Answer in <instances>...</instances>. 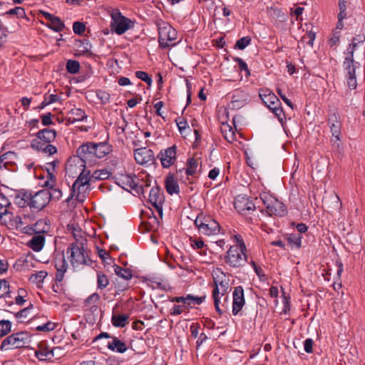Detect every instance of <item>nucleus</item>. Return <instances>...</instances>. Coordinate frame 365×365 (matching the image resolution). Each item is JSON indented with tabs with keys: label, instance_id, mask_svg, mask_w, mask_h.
Here are the masks:
<instances>
[{
	"label": "nucleus",
	"instance_id": "obj_1",
	"mask_svg": "<svg viewBox=\"0 0 365 365\" xmlns=\"http://www.w3.org/2000/svg\"><path fill=\"white\" fill-rule=\"evenodd\" d=\"M56 131L54 129L44 128L40 130L35 135L36 138L31 142V148L36 151H42L49 155L57 153V148L51 143L56 138Z\"/></svg>",
	"mask_w": 365,
	"mask_h": 365
},
{
	"label": "nucleus",
	"instance_id": "obj_2",
	"mask_svg": "<svg viewBox=\"0 0 365 365\" xmlns=\"http://www.w3.org/2000/svg\"><path fill=\"white\" fill-rule=\"evenodd\" d=\"M80 239L81 240L79 244L71 243L67 248L66 252L71 253V263L73 266L76 264L91 266L93 261L89 256L91 251L86 247L87 240L83 237Z\"/></svg>",
	"mask_w": 365,
	"mask_h": 365
},
{
	"label": "nucleus",
	"instance_id": "obj_3",
	"mask_svg": "<svg viewBox=\"0 0 365 365\" xmlns=\"http://www.w3.org/2000/svg\"><path fill=\"white\" fill-rule=\"evenodd\" d=\"M28 331H19L5 338L0 346L1 351L28 347L31 341Z\"/></svg>",
	"mask_w": 365,
	"mask_h": 365
},
{
	"label": "nucleus",
	"instance_id": "obj_4",
	"mask_svg": "<svg viewBox=\"0 0 365 365\" xmlns=\"http://www.w3.org/2000/svg\"><path fill=\"white\" fill-rule=\"evenodd\" d=\"M140 179L135 175L121 174L115 178V183L127 191L134 190L138 195H144L150 183L140 184Z\"/></svg>",
	"mask_w": 365,
	"mask_h": 365
},
{
	"label": "nucleus",
	"instance_id": "obj_5",
	"mask_svg": "<svg viewBox=\"0 0 365 365\" xmlns=\"http://www.w3.org/2000/svg\"><path fill=\"white\" fill-rule=\"evenodd\" d=\"M157 25L159 46L162 48H166L170 46H175V43H173V41L177 38L176 30L170 24L163 21L158 22Z\"/></svg>",
	"mask_w": 365,
	"mask_h": 365
},
{
	"label": "nucleus",
	"instance_id": "obj_6",
	"mask_svg": "<svg viewBox=\"0 0 365 365\" xmlns=\"http://www.w3.org/2000/svg\"><path fill=\"white\" fill-rule=\"evenodd\" d=\"M199 231L205 235H217L220 230V224L210 215L200 213L194 222Z\"/></svg>",
	"mask_w": 365,
	"mask_h": 365
},
{
	"label": "nucleus",
	"instance_id": "obj_7",
	"mask_svg": "<svg viewBox=\"0 0 365 365\" xmlns=\"http://www.w3.org/2000/svg\"><path fill=\"white\" fill-rule=\"evenodd\" d=\"M260 200L265 206L266 212L269 215L284 216L286 214L284 204L272 195L263 192L260 195Z\"/></svg>",
	"mask_w": 365,
	"mask_h": 365
},
{
	"label": "nucleus",
	"instance_id": "obj_8",
	"mask_svg": "<svg viewBox=\"0 0 365 365\" xmlns=\"http://www.w3.org/2000/svg\"><path fill=\"white\" fill-rule=\"evenodd\" d=\"M246 252L238 247H230L224 257L225 263L233 268L243 267L247 262Z\"/></svg>",
	"mask_w": 365,
	"mask_h": 365
},
{
	"label": "nucleus",
	"instance_id": "obj_9",
	"mask_svg": "<svg viewBox=\"0 0 365 365\" xmlns=\"http://www.w3.org/2000/svg\"><path fill=\"white\" fill-rule=\"evenodd\" d=\"M112 21L110 23V29L113 32L118 35L123 34L129 29L134 26V22L130 19L124 16L119 11L113 12L111 14Z\"/></svg>",
	"mask_w": 365,
	"mask_h": 365
},
{
	"label": "nucleus",
	"instance_id": "obj_10",
	"mask_svg": "<svg viewBox=\"0 0 365 365\" xmlns=\"http://www.w3.org/2000/svg\"><path fill=\"white\" fill-rule=\"evenodd\" d=\"M327 121L334 138L331 139V143L334 146L339 149L341 123L339 113L335 110L329 112Z\"/></svg>",
	"mask_w": 365,
	"mask_h": 365
},
{
	"label": "nucleus",
	"instance_id": "obj_11",
	"mask_svg": "<svg viewBox=\"0 0 365 365\" xmlns=\"http://www.w3.org/2000/svg\"><path fill=\"white\" fill-rule=\"evenodd\" d=\"M148 202L157 210L160 218L163 215V205L165 202V195L159 185L153 187L148 196Z\"/></svg>",
	"mask_w": 365,
	"mask_h": 365
},
{
	"label": "nucleus",
	"instance_id": "obj_12",
	"mask_svg": "<svg viewBox=\"0 0 365 365\" xmlns=\"http://www.w3.org/2000/svg\"><path fill=\"white\" fill-rule=\"evenodd\" d=\"M73 158H79V162L89 166L95 163L93 149L92 148V142L83 143L76 150V155Z\"/></svg>",
	"mask_w": 365,
	"mask_h": 365
},
{
	"label": "nucleus",
	"instance_id": "obj_13",
	"mask_svg": "<svg viewBox=\"0 0 365 365\" xmlns=\"http://www.w3.org/2000/svg\"><path fill=\"white\" fill-rule=\"evenodd\" d=\"M48 190H41L33 194L30 208L36 211L42 210L49 203Z\"/></svg>",
	"mask_w": 365,
	"mask_h": 365
},
{
	"label": "nucleus",
	"instance_id": "obj_14",
	"mask_svg": "<svg viewBox=\"0 0 365 365\" xmlns=\"http://www.w3.org/2000/svg\"><path fill=\"white\" fill-rule=\"evenodd\" d=\"M176 150L177 146L173 145L171 147L160 150L157 158L160 159L163 168H168L174 164L176 160Z\"/></svg>",
	"mask_w": 365,
	"mask_h": 365
},
{
	"label": "nucleus",
	"instance_id": "obj_15",
	"mask_svg": "<svg viewBox=\"0 0 365 365\" xmlns=\"http://www.w3.org/2000/svg\"><path fill=\"white\" fill-rule=\"evenodd\" d=\"M134 158L139 165H152L155 163L154 152L147 148H140L134 150Z\"/></svg>",
	"mask_w": 365,
	"mask_h": 365
},
{
	"label": "nucleus",
	"instance_id": "obj_16",
	"mask_svg": "<svg viewBox=\"0 0 365 365\" xmlns=\"http://www.w3.org/2000/svg\"><path fill=\"white\" fill-rule=\"evenodd\" d=\"M234 207L242 215H247L256 208L255 205L250 198L242 195H238L235 199Z\"/></svg>",
	"mask_w": 365,
	"mask_h": 365
},
{
	"label": "nucleus",
	"instance_id": "obj_17",
	"mask_svg": "<svg viewBox=\"0 0 365 365\" xmlns=\"http://www.w3.org/2000/svg\"><path fill=\"white\" fill-rule=\"evenodd\" d=\"M79 158L70 157L66 163V175L70 178H75L81 170L86 168V165L79 162Z\"/></svg>",
	"mask_w": 365,
	"mask_h": 365
},
{
	"label": "nucleus",
	"instance_id": "obj_18",
	"mask_svg": "<svg viewBox=\"0 0 365 365\" xmlns=\"http://www.w3.org/2000/svg\"><path fill=\"white\" fill-rule=\"evenodd\" d=\"M33 192L26 189L15 191L14 203L19 207H30V202L32 200Z\"/></svg>",
	"mask_w": 365,
	"mask_h": 365
},
{
	"label": "nucleus",
	"instance_id": "obj_19",
	"mask_svg": "<svg viewBox=\"0 0 365 365\" xmlns=\"http://www.w3.org/2000/svg\"><path fill=\"white\" fill-rule=\"evenodd\" d=\"M232 297V314L233 315H237L242 310L245 304L244 289L242 287H236L234 289Z\"/></svg>",
	"mask_w": 365,
	"mask_h": 365
},
{
	"label": "nucleus",
	"instance_id": "obj_20",
	"mask_svg": "<svg viewBox=\"0 0 365 365\" xmlns=\"http://www.w3.org/2000/svg\"><path fill=\"white\" fill-rule=\"evenodd\" d=\"M259 96L263 103L272 110L273 107L281 106L282 103L277 96L269 89H260Z\"/></svg>",
	"mask_w": 365,
	"mask_h": 365
},
{
	"label": "nucleus",
	"instance_id": "obj_21",
	"mask_svg": "<svg viewBox=\"0 0 365 365\" xmlns=\"http://www.w3.org/2000/svg\"><path fill=\"white\" fill-rule=\"evenodd\" d=\"M249 101V95L247 92L242 90H236L234 91L231 105L232 108L239 109L244 106Z\"/></svg>",
	"mask_w": 365,
	"mask_h": 365
},
{
	"label": "nucleus",
	"instance_id": "obj_22",
	"mask_svg": "<svg viewBox=\"0 0 365 365\" xmlns=\"http://www.w3.org/2000/svg\"><path fill=\"white\" fill-rule=\"evenodd\" d=\"M165 188L166 192L170 195L180 193V187L173 173H169L166 175L165 178Z\"/></svg>",
	"mask_w": 365,
	"mask_h": 365
},
{
	"label": "nucleus",
	"instance_id": "obj_23",
	"mask_svg": "<svg viewBox=\"0 0 365 365\" xmlns=\"http://www.w3.org/2000/svg\"><path fill=\"white\" fill-rule=\"evenodd\" d=\"M95 161L96 159L102 158L109 154L111 151V146L107 143H92Z\"/></svg>",
	"mask_w": 365,
	"mask_h": 365
},
{
	"label": "nucleus",
	"instance_id": "obj_24",
	"mask_svg": "<svg viewBox=\"0 0 365 365\" xmlns=\"http://www.w3.org/2000/svg\"><path fill=\"white\" fill-rule=\"evenodd\" d=\"M323 205L329 210L334 212L339 210L341 207V202L336 194H333L323 199Z\"/></svg>",
	"mask_w": 365,
	"mask_h": 365
},
{
	"label": "nucleus",
	"instance_id": "obj_25",
	"mask_svg": "<svg viewBox=\"0 0 365 365\" xmlns=\"http://www.w3.org/2000/svg\"><path fill=\"white\" fill-rule=\"evenodd\" d=\"M107 347L113 352L120 354L125 352L128 349L126 344L115 336L108 342Z\"/></svg>",
	"mask_w": 365,
	"mask_h": 365
},
{
	"label": "nucleus",
	"instance_id": "obj_26",
	"mask_svg": "<svg viewBox=\"0 0 365 365\" xmlns=\"http://www.w3.org/2000/svg\"><path fill=\"white\" fill-rule=\"evenodd\" d=\"M55 267L56 269L55 281L61 282L68 268V264L63 255L59 259L56 260Z\"/></svg>",
	"mask_w": 365,
	"mask_h": 365
},
{
	"label": "nucleus",
	"instance_id": "obj_27",
	"mask_svg": "<svg viewBox=\"0 0 365 365\" xmlns=\"http://www.w3.org/2000/svg\"><path fill=\"white\" fill-rule=\"evenodd\" d=\"M45 245V237L42 235H37L32 237L28 242L29 247L34 252H40Z\"/></svg>",
	"mask_w": 365,
	"mask_h": 365
},
{
	"label": "nucleus",
	"instance_id": "obj_28",
	"mask_svg": "<svg viewBox=\"0 0 365 365\" xmlns=\"http://www.w3.org/2000/svg\"><path fill=\"white\" fill-rule=\"evenodd\" d=\"M91 171L86 170V168L83 170L81 171V173L78 175L77 179L73 184V188L76 189V185L81 184V185H89V182L93 180V178L90 176Z\"/></svg>",
	"mask_w": 365,
	"mask_h": 365
},
{
	"label": "nucleus",
	"instance_id": "obj_29",
	"mask_svg": "<svg viewBox=\"0 0 365 365\" xmlns=\"http://www.w3.org/2000/svg\"><path fill=\"white\" fill-rule=\"evenodd\" d=\"M13 155L14 153L12 152H8L0 156V170L4 168L11 171L15 170V163L9 160V157Z\"/></svg>",
	"mask_w": 365,
	"mask_h": 365
},
{
	"label": "nucleus",
	"instance_id": "obj_30",
	"mask_svg": "<svg viewBox=\"0 0 365 365\" xmlns=\"http://www.w3.org/2000/svg\"><path fill=\"white\" fill-rule=\"evenodd\" d=\"M302 238L301 234L291 233L286 235L288 244L292 248L299 249L302 247Z\"/></svg>",
	"mask_w": 365,
	"mask_h": 365
},
{
	"label": "nucleus",
	"instance_id": "obj_31",
	"mask_svg": "<svg viewBox=\"0 0 365 365\" xmlns=\"http://www.w3.org/2000/svg\"><path fill=\"white\" fill-rule=\"evenodd\" d=\"M11 206V202L9 199L3 194L0 193V219L2 220L4 215L9 214L11 216L12 213L8 212V207Z\"/></svg>",
	"mask_w": 365,
	"mask_h": 365
},
{
	"label": "nucleus",
	"instance_id": "obj_32",
	"mask_svg": "<svg viewBox=\"0 0 365 365\" xmlns=\"http://www.w3.org/2000/svg\"><path fill=\"white\" fill-rule=\"evenodd\" d=\"M35 355L40 361H51L54 356L53 349L40 347L35 351Z\"/></svg>",
	"mask_w": 365,
	"mask_h": 365
},
{
	"label": "nucleus",
	"instance_id": "obj_33",
	"mask_svg": "<svg viewBox=\"0 0 365 365\" xmlns=\"http://www.w3.org/2000/svg\"><path fill=\"white\" fill-rule=\"evenodd\" d=\"M128 319V314H113L111 322L115 327L123 328L127 324Z\"/></svg>",
	"mask_w": 365,
	"mask_h": 365
},
{
	"label": "nucleus",
	"instance_id": "obj_34",
	"mask_svg": "<svg viewBox=\"0 0 365 365\" xmlns=\"http://www.w3.org/2000/svg\"><path fill=\"white\" fill-rule=\"evenodd\" d=\"M47 26L56 32H60L64 29L65 24L59 17L53 16Z\"/></svg>",
	"mask_w": 365,
	"mask_h": 365
},
{
	"label": "nucleus",
	"instance_id": "obj_35",
	"mask_svg": "<svg viewBox=\"0 0 365 365\" xmlns=\"http://www.w3.org/2000/svg\"><path fill=\"white\" fill-rule=\"evenodd\" d=\"M114 271L115 273L118 276L122 277L124 279L128 280L130 279L133 277L132 271L128 268H123L119 265L114 264Z\"/></svg>",
	"mask_w": 365,
	"mask_h": 365
},
{
	"label": "nucleus",
	"instance_id": "obj_36",
	"mask_svg": "<svg viewBox=\"0 0 365 365\" xmlns=\"http://www.w3.org/2000/svg\"><path fill=\"white\" fill-rule=\"evenodd\" d=\"M219 294H220V291H219L217 282L216 281V277H214V289L212 291V297L214 299V304H215L216 311L218 312V314L220 315H222V311L220 309V308L219 307V304H220Z\"/></svg>",
	"mask_w": 365,
	"mask_h": 365
},
{
	"label": "nucleus",
	"instance_id": "obj_37",
	"mask_svg": "<svg viewBox=\"0 0 365 365\" xmlns=\"http://www.w3.org/2000/svg\"><path fill=\"white\" fill-rule=\"evenodd\" d=\"M198 167L197 160L193 158H188L187 161V168L185 169V173L187 175L193 176L197 173V168Z\"/></svg>",
	"mask_w": 365,
	"mask_h": 365
},
{
	"label": "nucleus",
	"instance_id": "obj_38",
	"mask_svg": "<svg viewBox=\"0 0 365 365\" xmlns=\"http://www.w3.org/2000/svg\"><path fill=\"white\" fill-rule=\"evenodd\" d=\"M47 275V272L41 270L34 274H32L29 277V281L34 284L38 285L39 284L43 282V279L46 278Z\"/></svg>",
	"mask_w": 365,
	"mask_h": 365
},
{
	"label": "nucleus",
	"instance_id": "obj_39",
	"mask_svg": "<svg viewBox=\"0 0 365 365\" xmlns=\"http://www.w3.org/2000/svg\"><path fill=\"white\" fill-rule=\"evenodd\" d=\"M68 113L76 121H82L87 118V115H86L84 110L81 108H72L69 110Z\"/></svg>",
	"mask_w": 365,
	"mask_h": 365
},
{
	"label": "nucleus",
	"instance_id": "obj_40",
	"mask_svg": "<svg viewBox=\"0 0 365 365\" xmlns=\"http://www.w3.org/2000/svg\"><path fill=\"white\" fill-rule=\"evenodd\" d=\"M109 284L108 277L101 272H97V287L98 289H104Z\"/></svg>",
	"mask_w": 365,
	"mask_h": 365
},
{
	"label": "nucleus",
	"instance_id": "obj_41",
	"mask_svg": "<svg viewBox=\"0 0 365 365\" xmlns=\"http://www.w3.org/2000/svg\"><path fill=\"white\" fill-rule=\"evenodd\" d=\"M59 100H60V97L58 95L51 94L48 97L44 98V100L36 108V109L42 110L46 106H47L53 103L58 102Z\"/></svg>",
	"mask_w": 365,
	"mask_h": 365
},
{
	"label": "nucleus",
	"instance_id": "obj_42",
	"mask_svg": "<svg viewBox=\"0 0 365 365\" xmlns=\"http://www.w3.org/2000/svg\"><path fill=\"white\" fill-rule=\"evenodd\" d=\"M110 173L106 169L95 170L91 175L94 180H103L109 178Z\"/></svg>",
	"mask_w": 365,
	"mask_h": 365
},
{
	"label": "nucleus",
	"instance_id": "obj_43",
	"mask_svg": "<svg viewBox=\"0 0 365 365\" xmlns=\"http://www.w3.org/2000/svg\"><path fill=\"white\" fill-rule=\"evenodd\" d=\"M88 186L89 185H81V184H78L76 185V198L78 201L83 202L84 201L86 193L88 190Z\"/></svg>",
	"mask_w": 365,
	"mask_h": 365
},
{
	"label": "nucleus",
	"instance_id": "obj_44",
	"mask_svg": "<svg viewBox=\"0 0 365 365\" xmlns=\"http://www.w3.org/2000/svg\"><path fill=\"white\" fill-rule=\"evenodd\" d=\"M66 67L69 73L76 74L79 71L80 63L78 61L70 59L66 62Z\"/></svg>",
	"mask_w": 365,
	"mask_h": 365
},
{
	"label": "nucleus",
	"instance_id": "obj_45",
	"mask_svg": "<svg viewBox=\"0 0 365 365\" xmlns=\"http://www.w3.org/2000/svg\"><path fill=\"white\" fill-rule=\"evenodd\" d=\"M10 296V286L6 279L0 280V298Z\"/></svg>",
	"mask_w": 365,
	"mask_h": 365
},
{
	"label": "nucleus",
	"instance_id": "obj_46",
	"mask_svg": "<svg viewBox=\"0 0 365 365\" xmlns=\"http://www.w3.org/2000/svg\"><path fill=\"white\" fill-rule=\"evenodd\" d=\"M48 225L44 220H39L35 224H34V232L36 234L41 235V233L47 232Z\"/></svg>",
	"mask_w": 365,
	"mask_h": 365
},
{
	"label": "nucleus",
	"instance_id": "obj_47",
	"mask_svg": "<svg viewBox=\"0 0 365 365\" xmlns=\"http://www.w3.org/2000/svg\"><path fill=\"white\" fill-rule=\"evenodd\" d=\"M11 330V322L9 320L0 321V337L8 334Z\"/></svg>",
	"mask_w": 365,
	"mask_h": 365
},
{
	"label": "nucleus",
	"instance_id": "obj_48",
	"mask_svg": "<svg viewBox=\"0 0 365 365\" xmlns=\"http://www.w3.org/2000/svg\"><path fill=\"white\" fill-rule=\"evenodd\" d=\"M343 65L346 73V77L356 76V68L359 63H344Z\"/></svg>",
	"mask_w": 365,
	"mask_h": 365
},
{
	"label": "nucleus",
	"instance_id": "obj_49",
	"mask_svg": "<svg viewBox=\"0 0 365 365\" xmlns=\"http://www.w3.org/2000/svg\"><path fill=\"white\" fill-rule=\"evenodd\" d=\"M251 38L247 36L238 39L235 43V48L240 50L245 49L251 43Z\"/></svg>",
	"mask_w": 365,
	"mask_h": 365
},
{
	"label": "nucleus",
	"instance_id": "obj_50",
	"mask_svg": "<svg viewBox=\"0 0 365 365\" xmlns=\"http://www.w3.org/2000/svg\"><path fill=\"white\" fill-rule=\"evenodd\" d=\"M4 15H16L17 18H24L26 17L25 10L22 7H15L14 9H11L7 11H6Z\"/></svg>",
	"mask_w": 365,
	"mask_h": 365
},
{
	"label": "nucleus",
	"instance_id": "obj_51",
	"mask_svg": "<svg viewBox=\"0 0 365 365\" xmlns=\"http://www.w3.org/2000/svg\"><path fill=\"white\" fill-rule=\"evenodd\" d=\"M222 132L224 134L225 138L230 143L232 142L235 139V133L232 130V128L227 125L225 126V130L224 131V129L222 128Z\"/></svg>",
	"mask_w": 365,
	"mask_h": 365
},
{
	"label": "nucleus",
	"instance_id": "obj_52",
	"mask_svg": "<svg viewBox=\"0 0 365 365\" xmlns=\"http://www.w3.org/2000/svg\"><path fill=\"white\" fill-rule=\"evenodd\" d=\"M315 38H316V33L312 31H310L307 32L302 38L301 41L302 42H305L307 44H309L311 47H312L313 46V43H314V41L315 40Z\"/></svg>",
	"mask_w": 365,
	"mask_h": 365
},
{
	"label": "nucleus",
	"instance_id": "obj_53",
	"mask_svg": "<svg viewBox=\"0 0 365 365\" xmlns=\"http://www.w3.org/2000/svg\"><path fill=\"white\" fill-rule=\"evenodd\" d=\"M56 327V324L51 322H48L46 324L40 326H37L36 329L38 331L48 332L53 331Z\"/></svg>",
	"mask_w": 365,
	"mask_h": 365
},
{
	"label": "nucleus",
	"instance_id": "obj_54",
	"mask_svg": "<svg viewBox=\"0 0 365 365\" xmlns=\"http://www.w3.org/2000/svg\"><path fill=\"white\" fill-rule=\"evenodd\" d=\"M135 76L142 80L143 81L145 82L148 86H150L153 83V80L151 78L150 76H149V75L145 72V71H138L135 72Z\"/></svg>",
	"mask_w": 365,
	"mask_h": 365
},
{
	"label": "nucleus",
	"instance_id": "obj_55",
	"mask_svg": "<svg viewBox=\"0 0 365 365\" xmlns=\"http://www.w3.org/2000/svg\"><path fill=\"white\" fill-rule=\"evenodd\" d=\"M73 30L76 34L82 35L86 31V24L81 21H75L73 24Z\"/></svg>",
	"mask_w": 365,
	"mask_h": 365
},
{
	"label": "nucleus",
	"instance_id": "obj_56",
	"mask_svg": "<svg viewBox=\"0 0 365 365\" xmlns=\"http://www.w3.org/2000/svg\"><path fill=\"white\" fill-rule=\"evenodd\" d=\"M96 96H97L98 99H99L103 104H106V103H108V101L110 100V97L109 93H108L105 91H103V90H98L96 91Z\"/></svg>",
	"mask_w": 365,
	"mask_h": 365
},
{
	"label": "nucleus",
	"instance_id": "obj_57",
	"mask_svg": "<svg viewBox=\"0 0 365 365\" xmlns=\"http://www.w3.org/2000/svg\"><path fill=\"white\" fill-rule=\"evenodd\" d=\"M272 113L276 115L279 121L282 124L285 117L284 112L282 109V106L273 107L272 110Z\"/></svg>",
	"mask_w": 365,
	"mask_h": 365
},
{
	"label": "nucleus",
	"instance_id": "obj_58",
	"mask_svg": "<svg viewBox=\"0 0 365 365\" xmlns=\"http://www.w3.org/2000/svg\"><path fill=\"white\" fill-rule=\"evenodd\" d=\"M34 309V305L32 304H30V305L26 308H24L23 309H21L19 312H18L15 317L17 319L20 318H28L29 317V312L31 309Z\"/></svg>",
	"mask_w": 365,
	"mask_h": 365
},
{
	"label": "nucleus",
	"instance_id": "obj_59",
	"mask_svg": "<svg viewBox=\"0 0 365 365\" xmlns=\"http://www.w3.org/2000/svg\"><path fill=\"white\" fill-rule=\"evenodd\" d=\"M233 60H234V61H235L236 63H238L239 68L240 71H245L247 76L250 75V69H249L247 63L242 58H240L239 57H235V58H233Z\"/></svg>",
	"mask_w": 365,
	"mask_h": 365
},
{
	"label": "nucleus",
	"instance_id": "obj_60",
	"mask_svg": "<svg viewBox=\"0 0 365 365\" xmlns=\"http://www.w3.org/2000/svg\"><path fill=\"white\" fill-rule=\"evenodd\" d=\"M48 195H50L49 202L51 200H58L62 196V192L60 189L54 187L51 191L48 190Z\"/></svg>",
	"mask_w": 365,
	"mask_h": 365
},
{
	"label": "nucleus",
	"instance_id": "obj_61",
	"mask_svg": "<svg viewBox=\"0 0 365 365\" xmlns=\"http://www.w3.org/2000/svg\"><path fill=\"white\" fill-rule=\"evenodd\" d=\"M53 115L51 113H48L45 115H41V123L44 126H48L53 125V122L51 119Z\"/></svg>",
	"mask_w": 365,
	"mask_h": 365
},
{
	"label": "nucleus",
	"instance_id": "obj_62",
	"mask_svg": "<svg viewBox=\"0 0 365 365\" xmlns=\"http://www.w3.org/2000/svg\"><path fill=\"white\" fill-rule=\"evenodd\" d=\"M235 239L236 240L237 244L232 245L231 247H238L240 249L244 250V251H247V247L242 236L240 235H235Z\"/></svg>",
	"mask_w": 365,
	"mask_h": 365
},
{
	"label": "nucleus",
	"instance_id": "obj_63",
	"mask_svg": "<svg viewBox=\"0 0 365 365\" xmlns=\"http://www.w3.org/2000/svg\"><path fill=\"white\" fill-rule=\"evenodd\" d=\"M176 124L178 127V129L180 132H182V130H185L187 127V123L185 119L178 118L175 120Z\"/></svg>",
	"mask_w": 365,
	"mask_h": 365
},
{
	"label": "nucleus",
	"instance_id": "obj_64",
	"mask_svg": "<svg viewBox=\"0 0 365 365\" xmlns=\"http://www.w3.org/2000/svg\"><path fill=\"white\" fill-rule=\"evenodd\" d=\"M183 312V306L182 305H177L174 304L173 308L170 309V313L171 315H180Z\"/></svg>",
	"mask_w": 365,
	"mask_h": 365
}]
</instances>
